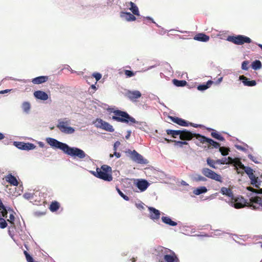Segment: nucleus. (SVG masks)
I'll return each mask as SVG.
<instances>
[{
	"label": "nucleus",
	"mask_w": 262,
	"mask_h": 262,
	"mask_svg": "<svg viewBox=\"0 0 262 262\" xmlns=\"http://www.w3.org/2000/svg\"><path fill=\"white\" fill-rule=\"evenodd\" d=\"M172 83L177 87H183L187 84L186 81L184 80H178L177 79H173L172 80Z\"/></svg>",
	"instance_id": "nucleus-32"
},
{
	"label": "nucleus",
	"mask_w": 262,
	"mask_h": 262,
	"mask_svg": "<svg viewBox=\"0 0 262 262\" xmlns=\"http://www.w3.org/2000/svg\"><path fill=\"white\" fill-rule=\"evenodd\" d=\"M239 80H242V82L245 86H253L256 85V82L254 80H250L244 75L239 77Z\"/></svg>",
	"instance_id": "nucleus-15"
},
{
	"label": "nucleus",
	"mask_w": 262,
	"mask_h": 262,
	"mask_svg": "<svg viewBox=\"0 0 262 262\" xmlns=\"http://www.w3.org/2000/svg\"><path fill=\"white\" fill-rule=\"evenodd\" d=\"M48 80L47 76H40L36 77L32 80V82L35 84H41L46 82Z\"/></svg>",
	"instance_id": "nucleus-22"
},
{
	"label": "nucleus",
	"mask_w": 262,
	"mask_h": 262,
	"mask_svg": "<svg viewBox=\"0 0 262 262\" xmlns=\"http://www.w3.org/2000/svg\"><path fill=\"white\" fill-rule=\"evenodd\" d=\"M221 193L223 195H226L229 198H231L232 200L234 199V195L232 190L227 187H223L221 189Z\"/></svg>",
	"instance_id": "nucleus-26"
},
{
	"label": "nucleus",
	"mask_w": 262,
	"mask_h": 262,
	"mask_svg": "<svg viewBox=\"0 0 262 262\" xmlns=\"http://www.w3.org/2000/svg\"><path fill=\"white\" fill-rule=\"evenodd\" d=\"M104 121L100 118H97L95 121L93 122V124L97 128H101Z\"/></svg>",
	"instance_id": "nucleus-41"
},
{
	"label": "nucleus",
	"mask_w": 262,
	"mask_h": 262,
	"mask_svg": "<svg viewBox=\"0 0 262 262\" xmlns=\"http://www.w3.org/2000/svg\"><path fill=\"white\" fill-rule=\"evenodd\" d=\"M132 123H135L137 124L136 126V128H139L142 130L145 131L147 128V125L145 122H139L136 120V122H130V124Z\"/></svg>",
	"instance_id": "nucleus-33"
},
{
	"label": "nucleus",
	"mask_w": 262,
	"mask_h": 262,
	"mask_svg": "<svg viewBox=\"0 0 262 262\" xmlns=\"http://www.w3.org/2000/svg\"><path fill=\"white\" fill-rule=\"evenodd\" d=\"M13 145L18 149L24 150H30L35 149L36 146L30 142H23L19 141H14Z\"/></svg>",
	"instance_id": "nucleus-9"
},
{
	"label": "nucleus",
	"mask_w": 262,
	"mask_h": 262,
	"mask_svg": "<svg viewBox=\"0 0 262 262\" xmlns=\"http://www.w3.org/2000/svg\"><path fill=\"white\" fill-rule=\"evenodd\" d=\"M250 179V182L251 184L255 186L256 187L258 188L259 187L260 185V181H259L258 177H255L254 175V176L249 178Z\"/></svg>",
	"instance_id": "nucleus-35"
},
{
	"label": "nucleus",
	"mask_w": 262,
	"mask_h": 262,
	"mask_svg": "<svg viewBox=\"0 0 262 262\" xmlns=\"http://www.w3.org/2000/svg\"><path fill=\"white\" fill-rule=\"evenodd\" d=\"M93 76L95 78V79L97 81L99 80L102 77L101 74L99 73H93Z\"/></svg>",
	"instance_id": "nucleus-54"
},
{
	"label": "nucleus",
	"mask_w": 262,
	"mask_h": 262,
	"mask_svg": "<svg viewBox=\"0 0 262 262\" xmlns=\"http://www.w3.org/2000/svg\"><path fill=\"white\" fill-rule=\"evenodd\" d=\"M202 173L205 177L221 183L223 182L221 176L208 168H203L202 169Z\"/></svg>",
	"instance_id": "nucleus-7"
},
{
	"label": "nucleus",
	"mask_w": 262,
	"mask_h": 262,
	"mask_svg": "<svg viewBox=\"0 0 262 262\" xmlns=\"http://www.w3.org/2000/svg\"><path fill=\"white\" fill-rule=\"evenodd\" d=\"M34 96L37 99L43 101L47 100L49 98L48 95L46 92L40 90L35 91Z\"/></svg>",
	"instance_id": "nucleus-16"
},
{
	"label": "nucleus",
	"mask_w": 262,
	"mask_h": 262,
	"mask_svg": "<svg viewBox=\"0 0 262 262\" xmlns=\"http://www.w3.org/2000/svg\"><path fill=\"white\" fill-rule=\"evenodd\" d=\"M208 189L205 186H200L197 187L193 191V193L196 195H199L201 194L205 193L207 192Z\"/></svg>",
	"instance_id": "nucleus-30"
},
{
	"label": "nucleus",
	"mask_w": 262,
	"mask_h": 262,
	"mask_svg": "<svg viewBox=\"0 0 262 262\" xmlns=\"http://www.w3.org/2000/svg\"><path fill=\"white\" fill-rule=\"evenodd\" d=\"M211 136L212 138L220 141H224L225 140V138L215 130H213V132L211 133Z\"/></svg>",
	"instance_id": "nucleus-31"
},
{
	"label": "nucleus",
	"mask_w": 262,
	"mask_h": 262,
	"mask_svg": "<svg viewBox=\"0 0 262 262\" xmlns=\"http://www.w3.org/2000/svg\"><path fill=\"white\" fill-rule=\"evenodd\" d=\"M227 40L236 45H243L245 43H250L252 41L250 38L244 35L228 36Z\"/></svg>",
	"instance_id": "nucleus-5"
},
{
	"label": "nucleus",
	"mask_w": 262,
	"mask_h": 262,
	"mask_svg": "<svg viewBox=\"0 0 262 262\" xmlns=\"http://www.w3.org/2000/svg\"><path fill=\"white\" fill-rule=\"evenodd\" d=\"M144 18L146 19L149 20H150L152 23H155V21H154L153 18L152 17H151L150 16L144 17Z\"/></svg>",
	"instance_id": "nucleus-64"
},
{
	"label": "nucleus",
	"mask_w": 262,
	"mask_h": 262,
	"mask_svg": "<svg viewBox=\"0 0 262 262\" xmlns=\"http://www.w3.org/2000/svg\"><path fill=\"white\" fill-rule=\"evenodd\" d=\"M248 158L255 163L258 164L259 163V162L257 160V158L252 156L251 154H249L248 155Z\"/></svg>",
	"instance_id": "nucleus-52"
},
{
	"label": "nucleus",
	"mask_w": 262,
	"mask_h": 262,
	"mask_svg": "<svg viewBox=\"0 0 262 262\" xmlns=\"http://www.w3.org/2000/svg\"><path fill=\"white\" fill-rule=\"evenodd\" d=\"M191 179L193 182H205L207 180L206 177H203L199 174L195 173L191 176Z\"/></svg>",
	"instance_id": "nucleus-27"
},
{
	"label": "nucleus",
	"mask_w": 262,
	"mask_h": 262,
	"mask_svg": "<svg viewBox=\"0 0 262 262\" xmlns=\"http://www.w3.org/2000/svg\"><path fill=\"white\" fill-rule=\"evenodd\" d=\"M46 141L53 149H60L65 154L70 156L77 157L80 159H83L85 157L90 158L81 149L76 147H71L67 143L60 142L55 138L47 137Z\"/></svg>",
	"instance_id": "nucleus-1"
},
{
	"label": "nucleus",
	"mask_w": 262,
	"mask_h": 262,
	"mask_svg": "<svg viewBox=\"0 0 262 262\" xmlns=\"http://www.w3.org/2000/svg\"><path fill=\"white\" fill-rule=\"evenodd\" d=\"M213 81L211 80H209L205 83H203L198 85L197 86V90L203 92L209 89Z\"/></svg>",
	"instance_id": "nucleus-21"
},
{
	"label": "nucleus",
	"mask_w": 262,
	"mask_h": 262,
	"mask_svg": "<svg viewBox=\"0 0 262 262\" xmlns=\"http://www.w3.org/2000/svg\"><path fill=\"white\" fill-rule=\"evenodd\" d=\"M249 63V61L248 60H244L242 63V67L241 68L243 70L247 71L249 69L248 65Z\"/></svg>",
	"instance_id": "nucleus-48"
},
{
	"label": "nucleus",
	"mask_w": 262,
	"mask_h": 262,
	"mask_svg": "<svg viewBox=\"0 0 262 262\" xmlns=\"http://www.w3.org/2000/svg\"><path fill=\"white\" fill-rule=\"evenodd\" d=\"M116 190L117 191L119 194L121 196L124 200L128 201L129 198L125 194H124L122 191L118 187H116Z\"/></svg>",
	"instance_id": "nucleus-46"
},
{
	"label": "nucleus",
	"mask_w": 262,
	"mask_h": 262,
	"mask_svg": "<svg viewBox=\"0 0 262 262\" xmlns=\"http://www.w3.org/2000/svg\"><path fill=\"white\" fill-rule=\"evenodd\" d=\"M132 133V131L130 130H128L127 131V135L125 136V138L126 139H128Z\"/></svg>",
	"instance_id": "nucleus-63"
},
{
	"label": "nucleus",
	"mask_w": 262,
	"mask_h": 262,
	"mask_svg": "<svg viewBox=\"0 0 262 262\" xmlns=\"http://www.w3.org/2000/svg\"><path fill=\"white\" fill-rule=\"evenodd\" d=\"M135 15L132 14L128 12L121 11L120 12V17L122 18L125 19L128 21H135L136 19V17L135 16Z\"/></svg>",
	"instance_id": "nucleus-17"
},
{
	"label": "nucleus",
	"mask_w": 262,
	"mask_h": 262,
	"mask_svg": "<svg viewBox=\"0 0 262 262\" xmlns=\"http://www.w3.org/2000/svg\"><path fill=\"white\" fill-rule=\"evenodd\" d=\"M158 251H160L162 253H167L169 251H170L169 249H167V248H165L163 247H159L158 248Z\"/></svg>",
	"instance_id": "nucleus-53"
},
{
	"label": "nucleus",
	"mask_w": 262,
	"mask_h": 262,
	"mask_svg": "<svg viewBox=\"0 0 262 262\" xmlns=\"http://www.w3.org/2000/svg\"><path fill=\"white\" fill-rule=\"evenodd\" d=\"M157 66V64H155V65H153V66H149L148 67V68H147L146 69H143L142 70V72H146V71H147L149 70H151L155 67H156Z\"/></svg>",
	"instance_id": "nucleus-61"
},
{
	"label": "nucleus",
	"mask_w": 262,
	"mask_h": 262,
	"mask_svg": "<svg viewBox=\"0 0 262 262\" xmlns=\"http://www.w3.org/2000/svg\"><path fill=\"white\" fill-rule=\"evenodd\" d=\"M169 118L173 122L182 126H188L189 124L188 121L178 117L169 116Z\"/></svg>",
	"instance_id": "nucleus-13"
},
{
	"label": "nucleus",
	"mask_w": 262,
	"mask_h": 262,
	"mask_svg": "<svg viewBox=\"0 0 262 262\" xmlns=\"http://www.w3.org/2000/svg\"><path fill=\"white\" fill-rule=\"evenodd\" d=\"M197 139L202 143H208L213 147L218 149L220 147L221 144L211 138L206 137L201 134H197Z\"/></svg>",
	"instance_id": "nucleus-8"
},
{
	"label": "nucleus",
	"mask_w": 262,
	"mask_h": 262,
	"mask_svg": "<svg viewBox=\"0 0 262 262\" xmlns=\"http://www.w3.org/2000/svg\"><path fill=\"white\" fill-rule=\"evenodd\" d=\"M128 4L130 6L129 9L132 13L135 15L140 16V12L137 6L132 2H129Z\"/></svg>",
	"instance_id": "nucleus-25"
},
{
	"label": "nucleus",
	"mask_w": 262,
	"mask_h": 262,
	"mask_svg": "<svg viewBox=\"0 0 262 262\" xmlns=\"http://www.w3.org/2000/svg\"><path fill=\"white\" fill-rule=\"evenodd\" d=\"M113 113L115 116L112 117V119L115 121L125 123L129 125H130V122H136V119L125 111L115 110Z\"/></svg>",
	"instance_id": "nucleus-2"
},
{
	"label": "nucleus",
	"mask_w": 262,
	"mask_h": 262,
	"mask_svg": "<svg viewBox=\"0 0 262 262\" xmlns=\"http://www.w3.org/2000/svg\"><path fill=\"white\" fill-rule=\"evenodd\" d=\"M114 155L117 158H119L121 156L120 152H117L116 151H114Z\"/></svg>",
	"instance_id": "nucleus-62"
},
{
	"label": "nucleus",
	"mask_w": 262,
	"mask_h": 262,
	"mask_svg": "<svg viewBox=\"0 0 262 262\" xmlns=\"http://www.w3.org/2000/svg\"><path fill=\"white\" fill-rule=\"evenodd\" d=\"M124 73L127 77H131L135 76V73H134L133 71L128 70H125L124 71Z\"/></svg>",
	"instance_id": "nucleus-50"
},
{
	"label": "nucleus",
	"mask_w": 262,
	"mask_h": 262,
	"mask_svg": "<svg viewBox=\"0 0 262 262\" xmlns=\"http://www.w3.org/2000/svg\"><path fill=\"white\" fill-rule=\"evenodd\" d=\"M60 207L59 203L57 201H54L50 205L49 209L51 211L54 212L57 211Z\"/></svg>",
	"instance_id": "nucleus-36"
},
{
	"label": "nucleus",
	"mask_w": 262,
	"mask_h": 262,
	"mask_svg": "<svg viewBox=\"0 0 262 262\" xmlns=\"http://www.w3.org/2000/svg\"><path fill=\"white\" fill-rule=\"evenodd\" d=\"M98 178L107 182L112 181V169L111 166L107 165H102L100 168H98Z\"/></svg>",
	"instance_id": "nucleus-4"
},
{
	"label": "nucleus",
	"mask_w": 262,
	"mask_h": 262,
	"mask_svg": "<svg viewBox=\"0 0 262 262\" xmlns=\"http://www.w3.org/2000/svg\"><path fill=\"white\" fill-rule=\"evenodd\" d=\"M207 164L212 168H216L215 164H216L215 161L211 159L210 158H208L206 160Z\"/></svg>",
	"instance_id": "nucleus-45"
},
{
	"label": "nucleus",
	"mask_w": 262,
	"mask_h": 262,
	"mask_svg": "<svg viewBox=\"0 0 262 262\" xmlns=\"http://www.w3.org/2000/svg\"><path fill=\"white\" fill-rule=\"evenodd\" d=\"M166 132L167 135H170L173 138H177L178 136H179L182 131L180 130H174L171 129H167L166 130Z\"/></svg>",
	"instance_id": "nucleus-28"
},
{
	"label": "nucleus",
	"mask_w": 262,
	"mask_h": 262,
	"mask_svg": "<svg viewBox=\"0 0 262 262\" xmlns=\"http://www.w3.org/2000/svg\"><path fill=\"white\" fill-rule=\"evenodd\" d=\"M161 220L164 224L170 226L174 227L178 225V223L176 222L172 221L171 217L168 216H162L161 217Z\"/></svg>",
	"instance_id": "nucleus-23"
},
{
	"label": "nucleus",
	"mask_w": 262,
	"mask_h": 262,
	"mask_svg": "<svg viewBox=\"0 0 262 262\" xmlns=\"http://www.w3.org/2000/svg\"><path fill=\"white\" fill-rule=\"evenodd\" d=\"M219 151L221 152V155L223 156H227L229 154V149L228 148L225 147H220Z\"/></svg>",
	"instance_id": "nucleus-43"
},
{
	"label": "nucleus",
	"mask_w": 262,
	"mask_h": 262,
	"mask_svg": "<svg viewBox=\"0 0 262 262\" xmlns=\"http://www.w3.org/2000/svg\"><path fill=\"white\" fill-rule=\"evenodd\" d=\"M193 39L199 41L207 42L209 40V36L204 33H199L194 36Z\"/></svg>",
	"instance_id": "nucleus-18"
},
{
	"label": "nucleus",
	"mask_w": 262,
	"mask_h": 262,
	"mask_svg": "<svg viewBox=\"0 0 262 262\" xmlns=\"http://www.w3.org/2000/svg\"><path fill=\"white\" fill-rule=\"evenodd\" d=\"M98 167H97L96 168V171H93V170H91L90 171V172L92 174L93 176H94L95 177H96V178H98Z\"/></svg>",
	"instance_id": "nucleus-60"
},
{
	"label": "nucleus",
	"mask_w": 262,
	"mask_h": 262,
	"mask_svg": "<svg viewBox=\"0 0 262 262\" xmlns=\"http://www.w3.org/2000/svg\"><path fill=\"white\" fill-rule=\"evenodd\" d=\"M174 145L175 146H178L180 147H183L181 140H180V141L174 140Z\"/></svg>",
	"instance_id": "nucleus-59"
},
{
	"label": "nucleus",
	"mask_w": 262,
	"mask_h": 262,
	"mask_svg": "<svg viewBox=\"0 0 262 262\" xmlns=\"http://www.w3.org/2000/svg\"><path fill=\"white\" fill-rule=\"evenodd\" d=\"M164 259L166 262H178L179 259L175 254L171 255L170 254H165Z\"/></svg>",
	"instance_id": "nucleus-29"
},
{
	"label": "nucleus",
	"mask_w": 262,
	"mask_h": 262,
	"mask_svg": "<svg viewBox=\"0 0 262 262\" xmlns=\"http://www.w3.org/2000/svg\"><path fill=\"white\" fill-rule=\"evenodd\" d=\"M135 186L141 191H144L149 186L150 184L147 180L143 179H136L134 180Z\"/></svg>",
	"instance_id": "nucleus-11"
},
{
	"label": "nucleus",
	"mask_w": 262,
	"mask_h": 262,
	"mask_svg": "<svg viewBox=\"0 0 262 262\" xmlns=\"http://www.w3.org/2000/svg\"><path fill=\"white\" fill-rule=\"evenodd\" d=\"M15 220V216L14 214H13V212L11 213L9 215V219L8 220V221L9 222V223L12 224V228H13V227L14 226V222Z\"/></svg>",
	"instance_id": "nucleus-49"
},
{
	"label": "nucleus",
	"mask_w": 262,
	"mask_h": 262,
	"mask_svg": "<svg viewBox=\"0 0 262 262\" xmlns=\"http://www.w3.org/2000/svg\"><path fill=\"white\" fill-rule=\"evenodd\" d=\"M141 97V93L140 91H129L128 92V97L132 101L138 99Z\"/></svg>",
	"instance_id": "nucleus-19"
},
{
	"label": "nucleus",
	"mask_w": 262,
	"mask_h": 262,
	"mask_svg": "<svg viewBox=\"0 0 262 262\" xmlns=\"http://www.w3.org/2000/svg\"><path fill=\"white\" fill-rule=\"evenodd\" d=\"M6 180L8 183H9L11 185L17 186L18 185V182L17 179L11 173L8 174L6 177Z\"/></svg>",
	"instance_id": "nucleus-20"
},
{
	"label": "nucleus",
	"mask_w": 262,
	"mask_h": 262,
	"mask_svg": "<svg viewBox=\"0 0 262 262\" xmlns=\"http://www.w3.org/2000/svg\"><path fill=\"white\" fill-rule=\"evenodd\" d=\"M253 204L251 206L252 209L256 210L259 206L262 207V198L261 197H253L250 199Z\"/></svg>",
	"instance_id": "nucleus-14"
},
{
	"label": "nucleus",
	"mask_w": 262,
	"mask_h": 262,
	"mask_svg": "<svg viewBox=\"0 0 262 262\" xmlns=\"http://www.w3.org/2000/svg\"><path fill=\"white\" fill-rule=\"evenodd\" d=\"M232 160V158L231 157H228V158H223L221 159H217L215 161L216 164H227V160L231 161Z\"/></svg>",
	"instance_id": "nucleus-40"
},
{
	"label": "nucleus",
	"mask_w": 262,
	"mask_h": 262,
	"mask_svg": "<svg viewBox=\"0 0 262 262\" xmlns=\"http://www.w3.org/2000/svg\"><path fill=\"white\" fill-rule=\"evenodd\" d=\"M235 147H236V149L239 150L243 151L245 152H247V149L246 148L242 146L241 145H235Z\"/></svg>",
	"instance_id": "nucleus-55"
},
{
	"label": "nucleus",
	"mask_w": 262,
	"mask_h": 262,
	"mask_svg": "<svg viewBox=\"0 0 262 262\" xmlns=\"http://www.w3.org/2000/svg\"><path fill=\"white\" fill-rule=\"evenodd\" d=\"M243 165L244 167V170L249 178H251L254 176L253 174V170L252 168L249 166H245L244 165Z\"/></svg>",
	"instance_id": "nucleus-39"
},
{
	"label": "nucleus",
	"mask_w": 262,
	"mask_h": 262,
	"mask_svg": "<svg viewBox=\"0 0 262 262\" xmlns=\"http://www.w3.org/2000/svg\"><path fill=\"white\" fill-rule=\"evenodd\" d=\"M247 190L249 191H250V193L249 195V196H250V198H249V207L252 209V208L251 207L252 204H253V203L251 202L250 201V199L253 198V197H259L257 195V194H258V193L257 192V191H256L254 188H253L252 187H249L247 188Z\"/></svg>",
	"instance_id": "nucleus-24"
},
{
	"label": "nucleus",
	"mask_w": 262,
	"mask_h": 262,
	"mask_svg": "<svg viewBox=\"0 0 262 262\" xmlns=\"http://www.w3.org/2000/svg\"><path fill=\"white\" fill-rule=\"evenodd\" d=\"M22 109L24 113L29 114L31 108V105L29 102H24L21 105Z\"/></svg>",
	"instance_id": "nucleus-38"
},
{
	"label": "nucleus",
	"mask_w": 262,
	"mask_h": 262,
	"mask_svg": "<svg viewBox=\"0 0 262 262\" xmlns=\"http://www.w3.org/2000/svg\"><path fill=\"white\" fill-rule=\"evenodd\" d=\"M225 233V232L224 231H221V230H215V233H214V235H215V236H220V235H223Z\"/></svg>",
	"instance_id": "nucleus-57"
},
{
	"label": "nucleus",
	"mask_w": 262,
	"mask_h": 262,
	"mask_svg": "<svg viewBox=\"0 0 262 262\" xmlns=\"http://www.w3.org/2000/svg\"><path fill=\"white\" fill-rule=\"evenodd\" d=\"M33 196L34 194L30 192H26L23 194V197L27 200L32 199Z\"/></svg>",
	"instance_id": "nucleus-51"
},
{
	"label": "nucleus",
	"mask_w": 262,
	"mask_h": 262,
	"mask_svg": "<svg viewBox=\"0 0 262 262\" xmlns=\"http://www.w3.org/2000/svg\"><path fill=\"white\" fill-rule=\"evenodd\" d=\"M24 254L25 255L26 259L27 262H35V260L32 257L27 251H24Z\"/></svg>",
	"instance_id": "nucleus-44"
},
{
	"label": "nucleus",
	"mask_w": 262,
	"mask_h": 262,
	"mask_svg": "<svg viewBox=\"0 0 262 262\" xmlns=\"http://www.w3.org/2000/svg\"><path fill=\"white\" fill-rule=\"evenodd\" d=\"M148 209L149 212V217L151 220L155 222L159 220L161 215L160 211L153 207H148Z\"/></svg>",
	"instance_id": "nucleus-12"
},
{
	"label": "nucleus",
	"mask_w": 262,
	"mask_h": 262,
	"mask_svg": "<svg viewBox=\"0 0 262 262\" xmlns=\"http://www.w3.org/2000/svg\"><path fill=\"white\" fill-rule=\"evenodd\" d=\"M251 66L254 70H258L262 68V64L259 60L256 59L252 62Z\"/></svg>",
	"instance_id": "nucleus-34"
},
{
	"label": "nucleus",
	"mask_w": 262,
	"mask_h": 262,
	"mask_svg": "<svg viewBox=\"0 0 262 262\" xmlns=\"http://www.w3.org/2000/svg\"><path fill=\"white\" fill-rule=\"evenodd\" d=\"M144 204L142 202H141L140 203H136V206L139 209L141 210H143V209H144Z\"/></svg>",
	"instance_id": "nucleus-56"
},
{
	"label": "nucleus",
	"mask_w": 262,
	"mask_h": 262,
	"mask_svg": "<svg viewBox=\"0 0 262 262\" xmlns=\"http://www.w3.org/2000/svg\"><path fill=\"white\" fill-rule=\"evenodd\" d=\"M8 224L6 221L2 217L0 219V228L1 229H4L7 227Z\"/></svg>",
	"instance_id": "nucleus-47"
},
{
	"label": "nucleus",
	"mask_w": 262,
	"mask_h": 262,
	"mask_svg": "<svg viewBox=\"0 0 262 262\" xmlns=\"http://www.w3.org/2000/svg\"><path fill=\"white\" fill-rule=\"evenodd\" d=\"M127 152L130 155V158L134 162L141 164H146L148 163L147 160L144 159L136 150H130L129 149Z\"/></svg>",
	"instance_id": "nucleus-6"
},
{
	"label": "nucleus",
	"mask_w": 262,
	"mask_h": 262,
	"mask_svg": "<svg viewBox=\"0 0 262 262\" xmlns=\"http://www.w3.org/2000/svg\"><path fill=\"white\" fill-rule=\"evenodd\" d=\"M182 133L179 135V138L182 140H188L190 141L195 137L197 139V134L198 133H195L193 132L188 130L186 129H181Z\"/></svg>",
	"instance_id": "nucleus-10"
},
{
	"label": "nucleus",
	"mask_w": 262,
	"mask_h": 262,
	"mask_svg": "<svg viewBox=\"0 0 262 262\" xmlns=\"http://www.w3.org/2000/svg\"><path fill=\"white\" fill-rule=\"evenodd\" d=\"M120 145V142L118 141L115 142L113 145V150L116 151L118 147Z\"/></svg>",
	"instance_id": "nucleus-58"
},
{
	"label": "nucleus",
	"mask_w": 262,
	"mask_h": 262,
	"mask_svg": "<svg viewBox=\"0 0 262 262\" xmlns=\"http://www.w3.org/2000/svg\"><path fill=\"white\" fill-rule=\"evenodd\" d=\"M229 204L233 207L236 208V209H239L243 207V205L242 203H238L236 201H231L229 203Z\"/></svg>",
	"instance_id": "nucleus-42"
},
{
	"label": "nucleus",
	"mask_w": 262,
	"mask_h": 262,
	"mask_svg": "<svg viewBox=\"0 0 262 262\" xmlns=\"http://www.w3.org/2000/svg\"><path fill=\"white\" fill-rule=\"evenodd\" d=\"M70 123V120L68 118L59 119L56 127L62 133L67 135L73 134L75 131V128L68 126Z\"/></svg>",
	"instance_id": "nucleus-3"
},
{
	"label": "nucleus",
	"mask_w": 262,
	"mask_h": 262,
	"mask_svg": "<svg viewBox=\"0 0 262 262\" xmlns=\"http://www.w3.org/2000/svg\"><path fill=\"white\" fill-rule=\"evenodd\" d=\"M101 129L108 132H113L114 131L113 126L105 121L103 123Z\"/></svg>",
	"instance_id": "nucleus-37"
}]
</instances>
